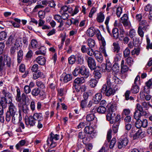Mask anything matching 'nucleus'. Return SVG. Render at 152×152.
Segmentation results:
<instances>
[{
    "instance_id": "obj_53",
    "label": "nucleus",
    "mask_w": 152,
    "mask_h": 152,
    "mask_svg": "<svg viewBox=\"0 0 152 152\" xmlns=\"http://www.w3.org/2000/svg\"><path fill=\"white\" fill-rule=\"evenodd\" d=\"M122 13V8L120 7H118L116 10V15L118 17H120L121 14Z\"/></svg>"
},
{
    "instance_id": "obj_19",
    "label": "nucleus",
    "mask_w": 152,
    "mask_h": 152,
    "mask_svg": "<svg viewBox=\"0 0 152 152\" xmlns=\"http://www.w3.org/2000/svg\"><path fill=\"white\" fill-rule=\"evenodd\" d=\"M102 95L100 93H97L93 98L94 102L95 104H98L102 99Z\"/></svg>"
},
{
    "instance_id": "obj_33",
    "label": "nucleus",
    "mask_w": 152,
    "mask_h": 152,
    "mask_svg": "<svg viewBox=\"0 0 152 152\" xmlns=\"http://www.w3.org/2000/svg\"><path fill=\"white\" fill-rule=\"evenodd\" d=\"M88 44L90 48L94 47L95 44V42L94 40L90 38L87 40Z\"/></svg>"
},
{
    "instance_id": "obj_27",
    "label": "nucleus",
    "mask_w": 152,
    "mask_h": 152,
    "mask_svg": "<svg viewBox=\"0 0 152 152\" xmlns=\"http://www.w3.org/2000/svg\"><path fill=\"white\" fill-rule=\"evenodd\" d=\"M23 51L20 50L17 52V60L18 62L20 63L23 57Z\"/></svg>"
},
{
    "instance_id": "obj_44",
    "label": "nucleus",
    "mask_w": 152,
    "mask_h": 152,
    "mask_svg": "<svg viewBox=\"0 0 152 152\" xmlns=\"http://www.w3.org/2000/svg\"><path fill=\"white\" fill-rule=\"evenodd\" d=\"M76 57L74 55H72L68 58L69 63L70 64H74L76 61Z\"/></svg>"
},
{
    "instance_id": "obj_39",
    "label": "nucleus",
    "mask_w": 152,
    "mask_h": 152,
    "mask_svg": "<svg viewBox=\"0 0 152 152\" xmlns=\"http://www.w3.org/2000/svg\"><path fill=\"white\" fill-rule=\"evenodd\" d=\"M141 112H138L137 110H136L135 112L134 115V117L136 120H140V118L141 116H143Z\"/></svg>"
},
{
    "instance_id": "obj_63",
    "label": "nucleus",
    "mask_w": 152,
    "mask_h": 152,
    "mask_svg": "<svg viewBox=\"0 0 152 152\" xmlns=\"http://www.w3.org/2000/svg\"><path fill=\"white\" fill-rule=\"evenodd\" d=\"M54 19L58 22L62 20L61 16L59 15H55L54 16Z\"/></svg>"
},
{
    "instance_id": "obj_5",
    "label": "nucleus",
    "mask_w": 152,
    "mask_h": 152,
    "mask_svg": "<svg viewBox=\"0 0 152 152\" xmlns=\"http://www.w3.org/2000/svg\"><path fill=\"white\" fill-rule=\"evenodd\" d=\"M85 59L87 61L88 66L91 70H94L96 69V63L94 59L91 57L86 56Z\"/></svg>"
},
{
    "instance_id": "obj_35",
    "label": "nucleus",
    "mask_w": 152,
    "mask_h": 152,
    "mask_svg": "<svg viewBox=\"0 0 152 152\" xmlns=\"http://www.w3.org/2000/svg\"><path fill=\"white\" fill-rule=\"evenodd\" d=\"M72 79V75L69 74H67L65 75L64 77L63 81L65 83H66L71 80Z\"/></svg>"
},
{
    "instance_id": "obj_13",
    "label": "nucleus",
    "mask_w": 152,
    "mask_h": 152,
    "mask_svg": "<svg viewBox=\"0 0 152 152\" xmlns=\"http://www.w3.org/2000/svg\"><path fill=\"white\" fill-rule=\"evenodd\" d=\"M4 57L3 61L5 63L7 66V67L9 69L10 67L11 64V59L10 57L7 55L2 56Z\"/></svg>"
},
{
    "instance_id": "obj_61",
    "label": "nucleus",
    "mask_w": 152,
    "mask_h": 152,
    "mask_svg": "<svg viewBox=\"0 0 152 152\" xmlns=\"http://www.w3.org/2000/svg\"><path fill=\"white\" fill-rule=\"evenodd\" d=\"M94 74L95 78L96 79H99L101 77V73L98 71H94Z\"/></svg>"
},
{
    "instance_id": "obj_6",
    "label": "nucleus",
    "mask_w": 152,
    "mask_h": 152,
    "mask_svg": "<svg viewBox=\"0 0 152 152\" xmlns=\"http://www.w3.org/2000/svg\"><path fill=\"white\" fill-rule=\"evenodd\" d=\"M9 112H8V113L10 114L11 116H18L17 108L11 102H10L9 103Z\"/></svg>"
},
{
    "instance_id": "obj_8",
    "label": "nucleus",
    "mask_w": 152,
    "mask_h": 152,
    "mask_svg": "<svg viewBox=\"0 0 152 152\" xmlns=\"http://www.w3.org/2000/svg\"><path fill=\"white\" fill-rule=\"evenodd\" d=\"M85 132L88 134L91 137H95L96 133L94 132V129L93 127L90 126H87L84 129Z\"/></svg>"
},
{
    "instance_id": "obj_59",
    "label": "nucleus",
    "mask_w": 152,
    "mask_h": 152,
    "mask_svg": "<svg viewBox=\"0 0 152 152\" xmlns=\"http://www.w3.org/2000/svg\"><path fill=\"white\" fill-rule=\"evenodd\" d=\"M116 142V139L115 138H113L111 141L110 144V148L112 149L114 147Z\"/></svg>"
},
{
    "instance_id": "obj_22",
    "label": "nucleus",
    "mask_w": 152,
    "mask_h": 152,
    "mask_svg": "<svg viewBox=\"0 0 152 152\" xmlns=\"http://www.w3.org/2000/svg\"><path fill=\"white\" fill-rule=\"evenodd\" d=\"M32 116L34 119L38 121H41L43 119L42 115L41 113H34Z\"/></svg>"
},
{
    "instance_id": "obj_62",
    "label": "nucleus",
    "mask_w": 152,
    "mask_h": 152,
    "mask_svg": "<svg viewBox=\"0 0 152 152\" xmlns=\"http://www.w3.org/2000/svg\"><path fill=\"white\" fill-rule=\"evenodd\" d=\"M87 104V101L86 99L83 100L81 102V106L83 108H84L86 106Z\"/></svg>"
},
{
    "instance_id": "obj_58",
    "label": "nucleus",
    "mask_w": 152,
    "mask_h": 152,
    "mask_svg": "<svg viewBox=\"0 0 152 152\" xmlns=\"http://www.w3.org/2000/svg\"><path fill=\"white\" fill-rule=\"evenodd\" d=\"M144 10L145 11L149 12L152 11V6L150 4H148L144 7Z\"/></svg>"
},
{
    "instance_id": "obj_7",
    "label": "nucleus",
    "mask_w": 152,
    "mask_h": 152,
    "mask_svg": "<svg viewBox=\"0 0 152 152\" xmlns=\"http://www.w3.org/2000/svg\"><path fill=\"white\" fill-rule=\"evenodd\" d=\"M128 140L126 137L119 139L118 141V147L119 149L125 147L128 144Z\"/></svg>"
},
{
    "instance_id": "obj_14",
    "label": "nucleus",
    "mask_w": 152,
    "mask_h": 152,
    "mask_svg": "<svg viewBox=\"0 0 152 152\" xmlns=\"http://www.w3.org/2000/svg\"><path fill=\"white\" fill-rule=\"evenodd\" d=\"M26 124L27 126H34L36 123V121L34 119L32 115L29 116L28 119L26 120Z\"/></svg>"
},
{
    "instance_id": "obj_37",
    "label": "nucleus",
    "mask_w": 152,
    "mask_h": 152,
    "mask_svg": "<svg viewBox=\"0 0 152 152\" xmlns=\"http://www.w3.org/2000/svg\"><path fill=\"white\" fill-rule=\"evenodd\" d=\"M67 21H70V24H68L69 26H70L72 24L77 26L78 25L79 23V20H78L73 18L70 20H68Z\"/></svg>"
},
{
    "instance_id": "obj_46",
    "label": "nucleus",
    "mask_w": 152,
    "mask_h": 152,
    "mask_svg": "<svg viewBox=\"0 0 152 152\" xmlns=\"http://www.w3.org/2000/svg\"><path fill=\"white\" fill-rule=\"evenodd\" d=\"M7 34L4 31H2L0 32V40H4L7 37Z\"/></svg>"
},
{
    "instance_id": "obj_28",
    "label": "nucleus",
    "mask_w": 152,
    "mask_h": 152,
    "mask_svg": "<svg viewBox=\"0 0 152 152\" xmlns=\"http://www.w3.org/2000/svg\"><path fill=\"white\" fill-rule=\"evenodd\" d=\"M113 51L118 53L119 52L120 48L118 43L117 42H114L113 43Z\"/></svg>"
},
{
    "instance_id": "obj_15",
    "label": "nucleus",
    "mask_w": 152,
    "mask_h": 152,
    "mask_svg": "<svg viewBox=\"0 0 152 152\" xmlns=\"http://www.w3.org/2000/svg\"><path fill=\"white\" fill-rule=\"evenodd\" d=\"M94 56L96 59L100 63H102L103 60V57L101 53L98 51H94Z\"/></svg>"
},
{
    "instance_id": "obj_36",
    "label": "nucleus",
    "mask_w": 152,
    "mask_h": 152,
    "mask_svg": "<svg viewBox=\"0 0 152 152\" xmlns=\"http://www.w3.org/2000/svg\"><path fill=\"white\" fill-rule=\"evenodd\" d=\"M119 124V122H115L113 124V131L114 133H116L117 132Z\"/></svg>"
},
{
    "instance_id": "obj_24",
    "label": "nucleus",
    "mask_w": 152,
    "mask_h": 152,
    "mask_svg": "<svg viewBox=\"0 0 152 152\" xmlns=\"http://www.w3.org/2000/svg\"><path fill=\"white\" fill-rule=\"evenodd\" d=\"M78 137L80 139H83V142L84 144H86V141L88 142L89 140L87 138H85V133L83 132H80L78 134Z\"/></svg>"
},
{
    "instance_id": "obj_23",
    "label": "nucleus",
    "mask_w": 152,
    "mask_h": 152,
    "mask_svg": "<svg viewBox=\"0 0 152 152\" xmlns=\"http://www.w3.org/2000/svg\"><path fill=\"white\" fill-rule=\"evenodd\" d=\"M85 82V80L83 77L77 78L74 80V85L75 86L78 85L79 84L83 83Z\"/></svg>"
},
{
    "instance_id": "obj_16",
    "label": "nucleus",
    "mask_w": 152,
    "mask_h": 152,
    "mask_svg": "<svg viewBox=\"0 0 152 152\" xmlns=\"http://www.w3.org/2000/svg\"><path fill=\"white\" fill-rule=\"evenodd\" d=\"M35 61L39 64L41 65H44L45 64L46 60L43 56H39L36 58Z\"/></svg>"
},
{
    "instance_id": "obj_18",
    "label": "nucleus",
    "mask_w": 152,
    "mask_h": 152,
    "mask_svg": "<svg viewBox=\"0 0 152 152\" xmlns=\"http://www.w3.org/2000/svg\"><path fill=\"white\" fill-rule=\"evenodd\" d=\"M4 57L2 56H0V70H6L8 69L7 67V66L3 61Z\"/></svg>"
},
{
    "instance_id": "obj_2",
    "label": "nucleus",
    "mask_w": 152,
    "mask_h": 152,
    "mask_svg": "<svg viewBox=\"0 0 152 152\" xmlns=\"http://www.w3.org/2000/svg\"><path fill=\"white\" fill-rule=\"evenodd\" d=\"M59 137V135L54 134L51 132L47 140V144L48 145L50 144V147L51 148L55 147L57 145L56 141L58 140Z\"/></svg>"
},
{
    "instance_id": "obj_43",
    "label": "nucleus",
    "mask_w": 152,
    "mask_h": 152,
    "mask_svg": "<svg viewBox=\"0 0 152 152\" xmlns=\"http://www.w3.org/2000/svg\"><path fill=\"white\" fill-rule=\"evenodd\" d=\"M106 111V108L103 106H99L97 109V112L100 113H104Z\"/></svg>"
},
{
    "instance_id": "obj_55",
    "label": "nucleus",
    "mask_w": 152,
    "mask_h": 152,
    "mask_svg": "<svg viewBox=\"0 0 152 152\" xmlns=\"http://www.w3.org/2000/svg\"><path fill=\"white\" fill-rule=\"evenodd\" d=\"M38 15L40 19H43L45 17V13L42 10L39 11L38 13Z\"/></svg>"
},
{
    "instance_id": "obj_3",
    "label": "nucleus",
    "mask_w": 152,
    "mask_h": 152,
    "mask_svg": "<svg viewBox=\"0 0 152 152\" xmlns=\"http://www.w3.org/2000/svg\"><path fill=\"white\" fill-rule=\"evenodd\" d=\"M121 82L120 79L115 76L110 74L107 75V85L110 86H113L115 84H118Z\"/></svg>"
},
{
    "instance_id": "obj_11",
    "label": "nucleus",
    "mask_w": 152,
    "mask_h": 152,
    "mask_svg": "<svg viewBox=\"0 0 152 152\" xmlns=\"http://www.w3.org/2000/svg\"><path fill=\"white\" fill-rule=\"evenodd\" d=\"M17 94L16 97V100L17 102H18V105L19 109H20V107H23V104L22 103V102L21 100L20 92L19 89H17Z\"/></svg>"
},
{
    "instance_id": "obj_17",
    "label": "nucleus",
    "mask_w": 152,
    "mask_h": 152,
    "mask_svg": "<svg viewBox=\"0 0 152 152\" xmlns=\"http://www.w3.org/2000/svg\"><path fill=\"white\" fill-rule=\"evenodd\" d=\"M104 14L102 12H100L97 14L96 21L99 23H102L104 21Z\"/></svg>"
},
{
    "instance_id": "obj_40",
    "label": "nucleus",
    "mask_w": 152,
    "mask_h": 152,
    "mask_svg": "<svg viewBox=\"0 0 152 152\" xmlns=\"http://www.w3.org/2000/svg\"><path fill=\"white\" fill-rule=\"evenodd\" d=\"M137 33L139 35L141 38L143 37L144 32L142 28V26H139L138 28Z\"/></svg>"
},
{
    "instance_id": "obj_29",
    "label": "nucleus",
    "mask_w": 152,
    "mask_h": 152,
    "mask_svg": "<svg viewBox=\"0 0 152 152\" xmlns=\"http://www.w3.org/2000/svg\"><path fill=\"white\" fill-rule=\"evenodd\" d=\"M14 45L17 49L20 48L22 45V43L21 42L20 38H17L15 40Z\"/></svg>"
},
{
    "instance_id": "obj_34",
    "label": "nucleus",
    "mask_w": 152,
    "mask_h": 152,
    "mask_svg": "<svg viewBox=\"0 0 152 152\" xmlns=\"http://www.w3.org/2000/svg\"><path fill=\"white\" fill-rule=\"evenodd\" d=\"M139 91V87L135 85H133L131 89V91L132 93L134 94H136Z\"/></svg>"
},
{
    "instance_id": "obj_30",
    "label": "nucleus",
    "mask_w": 152,
    "mask_h": 152,
    "mask_svg": "<svg viewBox=\"0 0 152 152\" xmlns=\"http://www.w3.org/2000/svg\"><path fill=\"white\" fill-rule=\"evenodd\" d=\"M14 41L13 37L10 36L6 42V45L8 46H10L13 45Z\"/></svg>"
},
{
    "instance_id": "obj_20",
    "label": "nucleus",
    "mask_w": 152,
    "mask_h": 152,
    "mask_svg": "<svg viewBox=\"0 0 152 152\" xmlns=\"http://www.w3.org/2000/svg\"><path fill=\"white\" fill-rule=\"evenodd\" d=\"M31 93L33 96H36L39 95L43 96V94H41L40 90L38 88H36L32 89Z\"/></svg>"
},
{
    "instance_id": "obj_54",
    "label": "nucleus",
    "mask_w": 152,
    "mask_h": 152,
    "mask_svg": "<svg viewBox=\"0 0 152 152\" xmlns=\"http://www.w3.org/2000/svg\"><path fill=\"white\" fill-rule=\"evenodd\" d=\"M129 69L128 67L126 65H125L121 66V72L124 73L127 72Z\"/></svg>"
},
{
    "instance_id": "obj_45",
    "label": "nucleus",
    "mask_w": 152,
    "mask_h": 152,
    "mask_svg": "<svg viewBox=\"0 0 152 152\" xmlns=\"http://www.w3.org/2000/svg\"><path fill=\"white\" fill-rule=\"evenodd\" d=\"M95 118V116L94 114H89L86 116V119L87 121H93Z\"/></svg>"
},
{
    "instance_id": "obj_41",
    "label": "nucleus",
    "mask_w": 152,
    "mask_h": 152,
    "mask_svg": "<svg viewBox=\"0 0 152 152\" xmlns=\"http://www.w3.org/2000/svg\"><path fill=\"white\" fill-rule=\"evenodd\" d=\"M21 42L23 43V47L26 48L28 44V42L27 39L25 37H23V38H20Z\"/></svg>"
},
{
    "instance_id": "obj_12",
    "label": "nucleus",
    "mask_w": 152,
    "mask_h": 152,
    "mask_svg": "<svg viewBox=\"0 0 152 152\" xmlns=\"http://www.w3.org/2000/svg\"><path fill=\"white\" fill-rule=\"evenodd\" d=\"M80 73L85 78H88L89 76V72L85 66H82L80 67Z\"/></svg>"
},
{
    "instance_id": "obj_9",
    "label": "nucleus",
    "mask_w": 152,
    "mask_h": 152,
    "mask_svg": "<svg viewBox=\"0 0 152 152\" xmlns=\"http://www.w3.org/2000/svg\"><path fill=\"white\" fill-rule=\"evenodd\" d=\"M145 132L140 129H139L134 135L133 138L134 139H142L145 136Z\"/></svg>"
},
{
    "instance_id": "obj_56",
    "label": "nucleus",
    "mask_w": 152,
    "mask_h": 152,
    "mask_svg": "<svg viewBox=\"0 0 152 152\" xmlns=\"http://www.w3.org/2000/svg\"><path fill=\"white\" fill-rule=\"evenodd\" d=\"M24 91L26 94H28L31 92V89L28 86L26 85L24 87Z\"/></svg>"
},
{
    "instance_id": "obj_26",
    "label": "nucleus",
    "mask_w": 152,
    "mask_h": 152,
    "mask_svg": "<svg viewBox=\"0 0 152 152\" xmlns=\"http://www.w3.org/2000/svg\"><path fill=\"white\" fill-rule=\"evenodd\" d=\"M136 108L143 116L146 115L148 113L146 111L143 110L142 107L139 103H137L136 104Z\"/></svg>"
},
{
    "instance_id": "obj_47",
    "label": "nucleus",
    "mask_w": 152,
    "mask_h": 152,
    "mask_svg": "<svg viewBox=\"0 0 152 152\" xmlns=\"http://www.w3.org/2000/svg\"><path fill=\"white\" fill-rule=\"evenodd\" d=\"M126 63L129 65H131L134 62L133 58L130 57H128L126 59Z\"/></svg>"
},
{
    "instance_id": "obj_48",
    "label": "nucleus",
    "mask_w": 152,
    "mask_h": 152,
    "mask_svg": "<svg viewBox=\"0 0 152 152\" xmlns=\"http://www.w3.org/2000/svg\"><path fill=\"white\" fill-rule=\"evenodd\" d=\"M80 68L79 66L77 67L73 72V75L75 76H77L78 74L80 73Z\"/></svg>"
},
{
    "instance_id": "obj_52",
    "label": "nucleus",
    "mask_w": 152,
    "mask_h": 152,
    "mask_svg": "<svg viewBox=\"0 0 152 152\" xmlns=\"http://www.w3.org/2000/svg\"><path fill=\"white\" fill-rule=\"evenodd\" d=\"M129 49L128 48H126L123 52L124 56L125 57H128L130 54Z\"/></svg>"
},
{
    "instance_id": "obj_4",
    "label": "nucleus",
    "mask_w": 152,
    "mask_h": 152,
    "mask_svg": "<svg viewBox=\"0 0 152 152\" xmlns=\"http://www.w3.org/2000/svg\"><path fill=\"white\" fill-rule=\"evenodd\" d=\"M111 86H107L106 84H104L102 86L100 91L102 93L104 94L107 96H109L112 95H113L114 94V91Z\"/></svg>"
},
{
    "instance_id": "obj_51",
    "label": "nucleus",
    "mask_w": 152,
    "mask_h": 152,
    "mask_svg": "<svg viewBox=\"0 0 152 152\" xmlns=\"http://www.w3.org/2000/svg\"><path fill=\"white\" fill-rule=\"evenodd\" d=\"M19 114L18 115V116L14 115V116H11L12 117V122L14 124H15L16 122L15 121L16 119H17V117H18L19 118H20L21 116V114L20 113V109H19Z\"/></svg>"
},
{
    "instance_id": "obj_50",
    "label": "nucleus",
    "mask_w": 152,
    "mask_h": 152,
    "mask_svg": "<svg viewBox=\"0 0 152 152\" xmlns=\"http://www.w3.org/2000/svg\"><path fill=\"white\" fill-rule=\"evenodd\" d=\"M97 11L96 8L93 7L91 9L90 12L89 13L88 16L89 18H91L92 17L93 15Z\"/></svg>"
},
{
    "instance_id": "obj_10",
    "label": "nucleus",
    "mask_w": 152,
    "mask_h": 152,
    "mask_svg": "<svg viewBox=\"0 0 152 152\" xmlns=\"http://www.w3.org/2000/svg\"><path fill=\"white\" fill-rule=\"evenodd\" d=\"M98 29H96L94 27H91L89 28L87 30L86 34L87 36L89 37H93L96 33V31Z\"/></svg>"
},
{
    "instance_id": "obj_21",
    "label": "nucleus",
    "mask_w": 152,
    "mask_h": 152,
    "mask_svg": "<svg viewBox=\"0 0 152 152\" xmlns=\"http://www.w3.org/2000/svg\"><path fill=\"white\" fill-rule=\"evenodd\" d=\"M147 94H145L143 92H140V97L142 99H145L147 101H149L151 99V96L150 95Z\"/></svg>"
},
{
    "instance_id": "obj_38",
    "label": "nucleus",
    "mask_w": 152,
    "mask_h": 152,
    "mask_svg": "<svg viewBox=\"0 0 152 152\" xmlns=\"http://www.w3.org/2000/svg\"><path fill=\"white\" fill-rule=\"evenodd\" d=\"M112 33L113 37L117 39L118 37V29L116 28H113L112 30Z\"/></svg>"
},
{
    "instance_id": "obj_25",
    "label": "nucleus",
    "mask_w": 152,
    "mask_h": 152,
    "mask_svg": "<svg viewBox=\"0 0 152 152\" xmlns=\"http://www.w3.org/2000/svg\"><path fill=\"white\" fill-rule=\"evenodd\" d=\"M77 58V62L78 64H82L84 61V59L81 53H78L76 55Z\"/></svg>"
},
{
    "instance_id": "obj_31",
    "label": "nucleus",
    "mask_w": 152,
    "mask_h": 152,
    "mask_svg": "<svg viewBox=\"0 0 152 152\" xmlns=\"http://www.w3.org/2000/svg\"><path fill=\"white\" fill-rule=\"evenodd\" d=\"M30 45L33 49L37 48L38 47V44L37 41L35 39H32L31 41Z\"/></svg>"
},
{
    "instance_id": "obj_60",
    "label": "nucleus",
    "mask_w": 152,
    "mask_h": 152,
    "mask_svg": "<svg viewBox=\"0 0 152 152\" xmlns=\"http://www.w3.org/2000/svg\"><path fill=\"white\" fill-rule=\"evenodd\" d=\"M142 121L140 120H137L135 123V126L137 128H140L142 127Z\"/></svg>"
},
{
    "instance_id": "obj_42",
    "label": "nucleus",
    "mask_w": 152,
    "mask_h": 152,
    "mask_svg": "<svg viewBox=\"0 0 152 152\" xmlns=\"http://www.w3.org/2000/svg\"><path fill=\"white\" fill-rule=\"evenodd\" d=\"M26 143V141L24 140H20L16 145V148L17 149H19L20 147L23 146Z\"/></svg>"
},
{
    "instance_id": "obj_57",
    "label": "nucleus",
    "mask_w": 152,
    "mask_h": 152,
    "mask_svg": "<svg viewBox=\"0 0 152 152\" xmlns=\"http://www.w3.org/2000/svg\"><path fill=\"white\" fill-rule=\"evenodd\" d=\"M112 65L111 63L109 62H108L107 63L106 67L105 69L108 72H109L111 69Z\"/></svg>"
},
{
    "instance_id": "obj_1",
    "label": "nucleus",
    "mask_w": 152,
    "mask_h": 152,
    "mask_svg": "<svg viewBox=\"0 0 152 152\" xmlns=\"http://www.w3.org/2000/svg\"><path fill=\"white\" fill-rule=\"evenodd\" d=\"M117 110V105L114 103H112L109 105L106 115L107 119L108 121L113 120L116 115Z\"/></svg>"
},
{
    "instance_id": "obj_49",
    "label": "nucleus",
    "mask_w": 152,
    "mask_h": 152,
    "mask_svg": "<svg viewBox=\"0 0 152 152\" xmlns=\"http://www.w3.org/2000/svg\"><path fill=\"white\" fill-rule=\"evenodd\" d=\"M36 85L38 87L42 89L45 88L44 84L41 81L38 80L36 82Z\"/></svg>"
},
{
    "instance_id": "obj_32",
    "label": "nucleus",
    "mask_w": 152,
    "mask_h": 152,
    "mask_svg": "<svg viewBox=\"0 0 152 152\" xmlns=\"http://www.w3.org/2000/svg\"><path fill=\"white\" fill-rule=\"evenodd\" d=\"M98 82L97 80L94 79H91L89 81L90 86L92 88L96 86Z\"/></svg>"
},
{
    "instance_id": "obj_64",
    "label": "nucleus",
    "mask_w": 152,
    "mask_h": 152,
    "mask_svg": "<svg viewBox=\"0 0 152 152\" xmlns=\"http://www.w3.org/2000/svg\"><path fill=\"white\" fill-rule=\"evenodd\" d=\"M68 9V8L66 6H64L61 7L60 11V13H66Z\"/></svg>"
}]
</instances>
